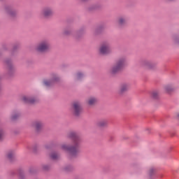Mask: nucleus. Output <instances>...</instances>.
Here are the masks:
<instances>
[{"instance_id": "obj_7", "label": "nucleus", "mask_w": 179, "mask_h": 179, "mask_svg": "<svg viewBox=\"0 0 179 179\" xmlns=\"http://www.w3.org/2000/svg\"><path fill=\"white\" fill-rule=\"evenodd\" d=\"M22 100L24 103H29V104H33L36 103V100L34 99H30L27 96H23Z\"/></svg>"}, {"instance_id": "obj_18", "label": "nucleus", "mask_w": 179, "mask_h": 179, "mask_svg": "<svg viewBox=\"0 0 179 179\" xmlns=\"http://www.w3.org/2000/svg\"><path fill=\"white\" fill-rule=\"evenodd\" d=\"M3 138V131H0V141Z\"/></svg>"}, {"instance_id": "obj_23", "label": "nucleus", "mask_w": 179, "mask_h": 179, "mask_svg": "<svg viewBox=\"0 0 179 179\" xmlns=\"http://www.w3.org/2000/svg\"><path fill=\"white\" fill-rule=\"evenodd\" d=\"M82 1H86V0H82Z\"/></svg>"}, {"instance_id": "obj_8", "label": "nucleus", "mask_w": 179, "mask_h": 179, "mask_svg": "<svg viewBox=\"0 0 179 179\" xmlns=\"http://www.w3.org/2000/svg\"><path fill=\"white\" fill-rule=\"evenodd\" d=\"M43 15L45 17H48L49 16H51V15H52V11L50 8L45 9L43 11Z\"/></svg>"}, {"instance_id": "obj_3", "label": "nucleus", "mask_w": 179, "mask_h": 179, "mask_svg": "<svg viewBox=\"0 0 179 179\" xmlns=\"http://www.w3.org/2000/svg\"><path fill=\"white\" fill-rule=\"evenodd\" d=\"M73 107L74 108L75 115H79V114L82 113V108L80 107V104L79 103V102H74L73 104Z\"/></svg>"}, {"instance_id": "obj_10", "label": "nucleus", "mask_w": 179, "mask_h": 179, "mask_svg": "<svg viewBox=\"0 0 179 179\" xmlns=\"http://www.w3.org/2000/svg\"><path fill=\"white\" fill-rule=\"evenodd\" d=\"M96 101H97V100H96V99L94 98H91L89 99L88 101V104L90 106H93V104H94L96 103Z\"/></svg>"}, {"instance_id": "obj_20", "label": "nucleus", "mask_w": 179, "mask_h": 179, "mask_svg": "<svg viewBox=\"0 0 179 179\" xmlns=\"http://www.w3.org/2000/svg\"><path fill=\"white\" fill-rule=\"evenodd\" d=\"M17 117H18V115L13 116L12 120H16V118H17Z\"/></svg>"}, {"instance_id": "obj_16", "label": "nucleus", "mask_w": 179, "mask_h": 179, "mask_svg": "<svg viewBox=\"0 0 179 179\" xmlns=\"http://www.w3.org/2000/svg\"><path fill=\"white\" fill-rule=\"evenodd\" d=\"M158 96H159V94L157 92H152V97L154 99H157Z\"/></svg>"}, {"instance_id": "obj_19", "label": "nucleus", "mask_w": 179, "mask_h": 179, "mask_svg": "<svg viewBox=\"0 0 179 179\" xmlns=\"http://www.w3.org/2000/svg\"><path fill=\"white\" fill-rule=\"evenodd\" d=\"M77 76H78V78L79 79V78H80L81 76H83V74L80 73H78L77 74Z\"/></svg>"}, {"instance_id": "obj_11", "label": "nucleus", "mask_w": 179, "mask_h": 179, "mask_svg": "<svg viewBox=\"0 0 179 179\" xmlns=\"http://www.w3.org/2000/svg\"><path fill=\"white\" fill-rule=\"evenodd\" d=\"M120 90L122 93H124V92H127V90H128V86L127 85H122Z\"/></svg>"}, {"instance_id": "obj_12", "label": "nucleus", "mask_w": 179, "mask_h": 179, "mask_svg": "<svg viewBox=\"0 0 179 179\" xmlns=\"http://www.w3.org/2000/svg\"><path fill=\"white\" fill-rule=\"evenodd\" d=\"M106 125H107V122L106 121H101L98 123V127H106Z\"/></svg>"}, {"instance_id": "obj_22", "label": "nucleus", "mask_w": 179, "mask_h": 179, "mask_svg": "<svg viewBox=\"0 0 179 179\" xmlns=\"http://www.w3.org/2000/svg\"><path fill=\"white\" fill-rule=\"evenodd\" d=\"M10 15L12 16V15H13V14L11 13V14H10Z\"/></svg>"}, {"instance_id": "obj_15", "label": "nucleus", "mask_w": 179, "mask_h": 179, "mask_svg": "<svg viewBox=\"0 0 179 179\" xmlns=\"http://www.w3.org/2000/svg\"><path fill=\"white\" fill-rule=\"evenodd\" d=\"M155 170L153 169H151L150 170V173H149L150 177H152V176H153V175L155 174Z\"/></svg>"}, {"instance_id": "obj_21", "label": "nucleus", "mask_w": 179, "mask_h": 179, "mask_svg": "<svg viewBox=\"0 0 179 179\" xmlns=\"http://www.w3.org/2000/svg\"><path fill=\"white\" fill-rule=\"evenodd\" d=\"M166 92H168V93H170V90H169V87H166Z\"/></svg>"}, {"instance_id": "obj_6", "label": "nucleus", "mask_w": 179, "mask_h": 179, "mask_svg": "<svg viewBox=\"0 0 179 179\" xmlns=\"http://www.w3.org/2000/svg\"><path fill=\"white\" fill-rule=\"evenodd\" d=\"M55 82H58V78L57 77H54L51 81L45 80L44 83L45 86H51V85H52V83H55Z\"/></svg>"}, {"instance_id": "obj_9", "label": "nucleus", "mask_w": 179, "mask_h": 179, "mask_svg": "<svg viewBox=\"0 0 179 179\" xmlns=\"http://www.w3.org/2000/svg\"><path fill=\"white\" fill-rule=\"evenodd\" d=\"M42 127H43V124H41V122H36L35 124V128L36 131H40V129H41Z\"/></svg>"}, {"instance_id": "obj_4", "label": "nucleus", "mask_w": 179, "mask_h": 179, "mask_svg": "<svg viewBox=\"0 0 179 179\" xmlns=\"http://www.w3.org/2000/svg\"><path fill=\"white\" fill-rule=\"evenodd\" d=\"M48 48H50V46L47 43H42L38 46L37 50L39 51V52H44L47 51Z\"/></svg>"}, {"instance_id": "obj_1", "label": "nucleus", "mask_w": 179, "mask_h": 179, "mask_svg": "<svg viewBox=\"0 0 179 179\" xmlns=\"http://www.w3.org/2000/svg\"><path fill=\"white\" fill-rule=\"evenodd\" d=\"M69 137L70 139H71V141H73V145L69 147L66 145H62V149H63V150H66V152H69L70 156H71V157H74L76 156V155H78V153H79L80 139L75 132H71L69 135Z\"/></svg>"}, {"instance_id": "obj_14", "label": "nucleus", "mask_w": 179, "mask_h": 179, "mask_svg": "<svg viewBox=\"0 0 179 179\" xmlns=\"http://www.w3.org/2000/svg\"><path fill=\"white\" fill-rule=\"evenodd\" d=\"M7 157L8 159H9V160H12V158L13 157V152H8Z\"/></svg>"}, {"instance_id": "obj_13", "label": "nucleus", "mask_w": 179, "mask_h": 179, "mask_svg": "<svg viewBox=\"0 0 179 179\" xmlns=\"http://www.w3.org/2000/svg\"><path fill=\"white\" fill-rule=\"evenodd\" d=\"M51 159H52V160H57L58 159V155L55 154V153H52L50 155Z\"/></svg>"}, {"instance_id": "obj_17", "label": "nucleus", "mask_w": 179, "mask_h": 179, "mask_svg": "<svg viewBox=\"0 0 179 179\" xmlns=\"http://www.w3.org/2000/svg\"><path fill=\"white\" fill-rule=\"evenodd\" d=\"M124 23H125V20L120 18L119 20V24H124Z\"/></svg>"}, {"instance_id": "obj_5", "label": "nucleus", "mask_w": 179, "mask_h": 179, "mask_svg": "<svg viewBox=\"0 0 179 179\" xmlns=\"http://www.w3.org/2000/svg\"><path fill=\"white\" fill-rule=\"evenodd\" d=\"M110 51V47H108V45H102V46L100 48V52L103 55H106V54H108Z\"/></svg>"}, {"instance_id": "obj_2", "label": "nucleus", "mask_w": 179, "mask_h": 179, "mask_svg": "<svg viewBox=\"0 0 179 179\" xmlns=\"http://www.w3.org/2000/svg\"><path fill=\"white\" fill-rule=\"evenodd\" d=\"M125 65V60L120 59L119 60L116 65L114 66L112 69V73H117V72H120L121 69L124 68V66Z\"/></svg>"}]
</instances>
